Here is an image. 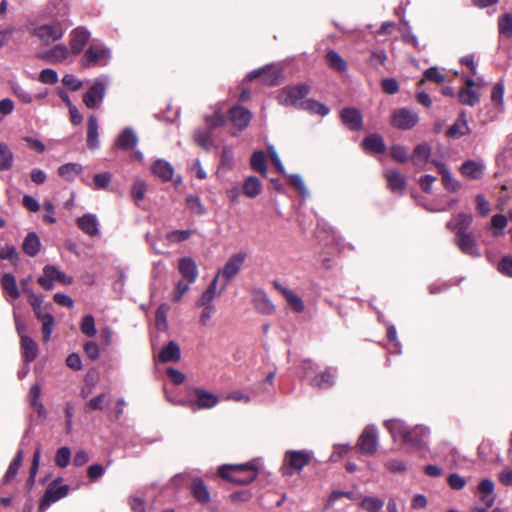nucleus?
I'll list each match as a JSON object with an SVG mask.
<instances>
[{"label": "nucleus", "instance_id": "1", "mask_svg": "<svg viewBox=\"0 0 512 512\" xmlns=\"http://www.w3.org/2000/svg\"><path fill=\"white\" fill-rule=\"evenodd\" d=\"M71 25L68 19H56L50 23L35 26L32 33L42 44L49 45L60 40Z\"/></svg>", "mask_w": 512, "mask_h": 512}, {"label": "nucleus", "instance_id": "2", "mask_svg": "<svg viewBox=\"0 0 512 512\" xmlns=\"http://www.w3.org/2000/svg\"><path fill=\"white\" fill-rule=\"evenodd\" d=\"M219 475L232 483L247 485L256 479L257 471L250 463L229 464L219 468Z\"/></svg>", "mask_w": 512, "mask_h": 512}, {"label": "nucleus", "instance_id": "3", "mask_svg": "<svg viewBox=\"0 0 512 512\" xmlns=\"http://www.w3.org/2000/svg\"><path fill=\"white\" fill-rule=\"evenodd\" d=\"M111 61V50L103 43L95 42L85 51L81 60L83 68L107 66Z\"/></svg>", "mask_w": 512, "mask_h": 512}, {"label": "nucleus", "instance_id": "4", "mask_svg": "<svg viewBox=\"0 0 512 512\" xmlns=\"http://www.w3.org/2000/svg\"><path fill=\"white\" fill-rule=\"evenodd\" d=\"M109 83L110 77L108 75H102L93 82L88 91L83 95V102L87 108L97 109L101 106Z\"/></svg>", "mask_w": 512, "mask_h": 512}, {"label": "nucleus", "instance_id": "5", "mask_svg": "<svg viewBox=\"0 0 512 512\" xmlns=\"http://www.w3.org/2000/svg\"><path fill=\"white\" fill-rule=\"evenodd\" d=\"M385 426L391 433L394 441H401L416 449L422 447L423 441L412 437L411 429L403 421L399 419L387 420L385 421Z\"/></svg>", "mask_w": 512, "mask_h": 512}, {"label": "nucleus", "instance_id": "6", "mask_svg": "<svg viewBox=\"0 0 512 512\" xmlns=\"http://www.w3.org/2000/svg\"><path fill=\"white\" fill-rule=\"evenodd\" d=\"M314 365L311 361L303 362L304 377L310 382L312 386L319 389H328L333 386L335 382V371L331 368L323 371L320 374L314 375Z\"/></svg>", "mask_w": 512, "mask_h": 512}, {"label": "nucleus", "instance_id": "7", "mask_svg": "<svg viewBox=\"0 0 512 512\" xmlns=\"http://www.w3.org/2000/svg\"><path fill=\"white\" fill-rule=\"evenodd\" d=\"M37 281L45 290H52L53 281H59L65 285H70L73 282V278L67 276L64 272L60 271L53 265H46L43 268V275L40 276Z\"/></svg>", "mask_w": 512, "mask_h": 512}, {"label": "nucleus", "instance_id": "8", "mask_svg": "<svg viewBox=\"0 0 512 512\" xmlns=\"http://www.w3.org/2000/svg\"><path fill=\"white\" fill-rule=\"evenodd\" d=\"M358 447L362 454L373 455L378 448V431L373 425L367 426L358 439Z\"/></svg>", "mask_w": 512, "mask_h": 512}, {"label": "nucleus", "instance_id": "9", "mask_svg": "<svg viewBox=\"0 0 512 512\" xmlns=\"http://www.w3.org/2000/svg\"><path fill=\"white\" fill-rule=\"evenodd\" d=\"M309 86L299 84L292 87L284 88L278 96L279 102L284 105L299 106L302 100L309 93Z\"/></svg>", "mask_w": 512, "mask_h": 512}, {"label": "nucleus", "instance_id": "10", "mask_svg": "<svg viewBox=\"0 0 512 512\" xmlns=\"http://www.w3.org/2000/svg\"><path fill=\"white\" fill-rule=\"evenodd\" d=\"M246 253L238 252L233 254L225 263L222 270L218 271L219 277L222 276L227 282L234 279L239 272L246 260Z\"/></svg>", "mask_w": 512, "mask_h": 512}, {"label": "nucleus", "instance_id": "11", "mask_svg": "<svg viewBox=\"0 0 512 512\" xmlns=\"http://www.w3.org/2000/svg\"><path fill=\"white\" fill-rule=\"evenodd\" d=\"M453 242L462 253L474 258L481 256L479 245L472 233L457 234Z\"/></svg>", "mask_w": 512, "mask_h": 512}, {"label": "nucleus", "instance_id": "12", "mask_svg": "<svg viewBox=\"0 0 512 512\" xmlns=\"http://www.w3.org/2000/svg\"><path fill=\"white\" fill-rule=\"evenodd\" d=\"M418 115L407 108H400L393 112L391 124L398 129L408 130L418 122Z\"/></svg>", "mask_w": 512, "mask_h": 512}, {"label": "nucleus", "instance_id": "13", "mask_svg": "<svg viewBox=\"0 0 512 512\" xmlns=\"http://www.w3.org/2000/svg\"><path fill=\"white\" fill-rule=\"evenodd\" d=\"M194 394L196 397L195 401H188V407L192 410L196 409H210L216 406L219 402V398L204 389L196 388L194 390Z\"/></svg>", "mask_w": 512, "mask_h": 512}, {"label": "nucleus", "instance_id": "14", "mask_svg": "<svg viewBox=\"0 0 512 512\" xmlns=\"http://www.w3.org/2000/svg\"><path fill=\"white\" fill-rule=\"evenodd\" d=\"M313 453L308 450H288L285 454V463L296 471H301L310 463Z\"/></svg>", "mask_w": 512, "mask_h": 512}, {"label": "nucleus", "instance_id": "15", "mask_svg": "<svg viewBox=\"0 0 512 512\" xmlns=\"http://www.w3.org/2000/svg\"><path fill=\"white\" fill-rule=\"evenodd\" d=\"M69 486L60 484L58 480L51 483L46 489L41 500V507H48L52 503L64 498L68 495Z\"/></svg>", "mask_w": 512, "mask_h": 512}, {"label": "nucleus", "instance_id": "16", "mask_svg": "<svg viewBox=\"0 0 512 512\" xmlns=\"http://www.w3.org/2000/svg\"><path fill=\"white\" fill-rule=\"evenodd\" d=\"M280 77V71L275 69L273 66H265L263 68L253 70L247 75V79L249 81L260 78L266 85L279 84Z\"/></svg>", "mask_w": 512, "mask_h": 512}, {"label": "nucleus", "instance_id": "17", "mask_svg": "<svg viewBox=\"0 0 512 512\" xmlns=\"http://www.w3.org/2000/svg\"><path fill=\"white\" fill-rule=\"evenodd\" d=\"M251 296L252 304L259 313L270 315L275 311L274 304L263 289L257 288L252 290Z\"/></svg>", "mask_w": 512, "mask_h": 512}, {"label": "nucleus", "instance_id": "18", "mask_svg": "<svg viewBox=\"0 0 512 512\" xmlns=\"http://www.w3.org/2000/svg\"><path fill=\"white\" fill-rule=\"evenodd\" d=\"M90 33L83 27H77L70 33V47L74 55H78L87 44Z\"/></svg>", "mask_w": 512, "mask_h": 512}, {"label": "nucleus", "instance_id": "19", "mask_svg": "<svg viewBox=\"0 0 512 512\" xmlns=\"http://www.w3.org/2000/svg\"><path fill=\"white\" fill-rule=\"evenodd\" d=\"M252 118L251 112L242 106H235L230 109V120L232 124L239 130H243L248 127Z\"/></svg>", "mask_w": 512, "mask_h": 512}, {"label": "nucleus", "instance_id": "20", "mask_svg": "<svg viewBox=\"0 0 512 512\" xmlns=\"http://www.w3.org/2000/svg\"><path fill=\"white\" fill-rule=\"evenodd\" d=\"M178 270L189 283H194L198 277L197 264L191 257L181 258L178 263Z\"/></svg>", "mask_w": 512, "mask_h": 512}, {"label": "nucleus", "instance_id": "21", "mask_svg": "<svg viewBox=\"0 0 512 512\" xmlns=\"http://www.w3.org/2000/svg\"><path fill=\"white\" fill-rule=\"evenodd\" d=\"M342 122L350 130H360L363 125L362 115L359 110L355 108H344L340 113Z\"/></svg>", "mask_w": 512, "mask_h": 512}, {"label": "nucleus", "instance_id": "22", "mask_svg": "<svg viewBox=\"0 0 512 512\" xmlns=\"http://www.w3.org/2000/svg\"><path fill=\"white\" fill-rule=\"evenodd\" d=\"M485 170V164L481 161L467 160L461 167V174L468 179H480Z\"/></svg>", "mask_w": 512, "mask_h": 512}, {"label": "nucleus", "instance_id": "23", "mask_svg": "<svg viewBox=\"0 0 512 512\" xmlns=\"http://www.w3.org/2000/svg\"><path fill=\"white\" fill-rule=\"evenodd\" d=\"M190 491L193 497L201 504L210 502V492L204 481L199 477H194L191 482Z\"/></svg>", "mask_w": 512, "mask_h": 512}, {"label": "nucleus", "instance_id": "24", "mask_svg": "<svg viewBox=\"0 0 512 512\" xmlns=\"http://www.w3.org/2000/svg\"><path fill=\"white\" fill-rule=\"evenodd\" d=\"M432 163L437 167L445 189L452 192L458 191L461 187V184L458 180L452 177L446 165L436 160H432Z\"/></svg>", "mask_w": 512, "mask_h": 512}, {"label": "nucleus", "instance_id": "25", "mask_svg": "<svg viewBox=\"0 0 512 512\" xmlns=\"http://www.w3.org/2000/svg\"><path fill=\"white\" fill-rule=\"evenodd\" d=\"M79 228L89 236H96L99 234V222L96 215L88 213L77 219Z\"/></svg>", "mask_w": 512, "mask_h": 512}, {"label": "nucleus", "instance_id": "26", "mask_svg": "<svg viewBox=\"0 0 512 512\" xmlns=\"http://www.w3.org/2000/svg\"><path fill=\"white\" fill-rule=\"evenodd\" d=\"M389 188L395 192L400 193L405 189L406 178L397 170L387 169L384 172Z\"/></svg>", "mask_w": 512, "mask_h": 512}, {"label": "nucleus", "instance_id": "27", "mask_svg": "<svg viewBox=\"0 0 512 512\" xmlns=\"http://www.w3.org/2000/svg\"><path fill=\"white\" fill-rule=\"evenodd\" d=\"M430 155V146L427 143H421L415 147L411 161L416 167L424 169L425 165L429 161Z\"/></svg>", "mask_w": 512, "mask_h": 512}, {"label": "nucleus", "instance_id": "28", "mask_svg": "<svg viewBox=\"0 0 512 512\" xmlns=\"http://www.w3.org/2000/svg\"><path fill=\"white\" fill-rule=\"evenodd\" d=\"M20 344L24 361L27 363L34 361L38 355L37 343L28 335H22Z\"/></svg>", "mask_w": 512, "mask_h": 512}, {"label": "nucleus", "instance_id": "29", "mask_svg": "<svg viewBox=\"0 0 512 512\" xmlns=\"http://www.w3.org/2000/svg\"><path fill=\"white\" fill-rule=\"evenodd\" d=\"M494 488V483L489 478L481 480L478 484L477 490L481 495V501L486 505V507H491L494 503Z\"/></svg>", "mask_w": 512, "mask_h": 512}, {"label": "nucleus", "instance_id": "30", "mask_svg": "<svg viewBox=\"0 0 512 512\" xmlns=\"http://www.w3.org/2000/svg\"><path fill=\"white\" fill-rule=\"evenodd\" d=\"M152 172L164 182L171 181L174 175L172 165L163 159H158L154 162L152 165Z\"/></svg>", "mask_w": 512, "mask_h": 512}, {"label": "nucleus", "instance_id": "31", "mask_svg": "<svg viewBox=\"0 0 512 512\" xmlns=\"http://www.w3.org/2000/svg\"><path fill=\"white\" fill-rule=\"evenodd\" d=\"M138 143V136L136 132L130 128H125L117 138V146L121 149L130 150L136 147Z\"/></svg>", "mask_w": 512, "mask_h": 512}, {"label": "nucleus", "instance_id": "32", "mask_svg": "<svg viewBox=\"0 0 512 512\" xmlns=\"http://www.w3.org/2000/svg\"><path fill=\"white\" fill-rule=\"evenodd\" d=\"M180 357V347L175 341H170L159 353V360L163 363L177 362L180 360Z\"/></svg>", "mask_w": 512, "mask_h": 512}, {"label": "nucleus", "instance_id": "33", "mask_svg": "<svg viewBox=\"0 0 512 512\" xmlns=\"http://www.w3.org/2000/svg\"><path fill=\"white\" fill-rule=\"evenodd\" d=\"M87 146L90 149H97L100 146L98 121L94 115L88 118L87 123Z\"/></svg>", "mask_w": 512, "mask_h": 512}, {"label": "nucleus", "instance_id": "34", "mask_svg": "<svg viewBox=\"0 0 512 512\" xmlns=\"http://www.w3.org/2000/svg\"><path fill=\"white\" fill-rule=\"evenodd\" d=\"M0 283L2 289L9 296V298H11L12 300H16L20 297V291L17 287L16 278L13 274H3Z\"/></svg>", "mask_w": 512, "mask_h": 512}, {"label": "nucleus", "instance_id": "35", "mask_svg": "<svg viewBox=\"0 0 512 512\" xmlns=\"http://www.w3.org/2000/svg\"><path fill=\"white\" fill-rule=\"evenodd\" d=\"M363 147L367 152L382 153L386 149L383 138L378 134H371L363 140Z\"/></svg>", "mask_w": 512, "mask_h": 512}, {"label": "nucleus", "instance_id": "36", "mask_svg": "<svg viewBox=\"0 0 512 512\" xmlns=\"http://www.w3.org/2000/svg\"><path fill=\"white\" fill-rule=\"evenodd\" d=\"M40 247L41 242L37 234L35 232L28 233L22 244L23 251L27 255L34 257L39 253Z\"/></svg>", "mask_w": 512, "mask_h": 512}, {"label": "nucleus", "instance_id": "37", "mask_svg": "<svg viewBox=\"0 0 512 512\" xmlns=\"http://www.w3.org/2000/svg\"><path fill=\"white\" fill-rule=\"evenodd\" d=\"M69 55L68 48L63 44H58L47 51L44 58L53 64L63 62Z\"/></svg>", "mask_w": 512, "mask_h": 512}, {"label": "nucleus", "instance_id": "38", "mask_svg": "<svg viewBox=\"0 0 512 512\" xmlns=\"http://www.w3.org/2000/svg\"><path fill=\"white\" fill-rule=\"evenodd\" d=\"M470 133L465 112H461L458 120L447 130L449 137H459Z\"/></svg>", "mask_w": 512, "mask_h": 512}, {"label": "nucleus", "instance_id": "39", "mask_svg": "<svg viewBox=\"0 0 512 512\" xmlns=\"http://www.w3.org/2000/svg\"><path fill=\"white\" fill-rule=\"evenodd\" d=\"M243 193L249 198H255L261 193L262 184L256 176H248L243 183Z\"/></svg>", "mask_w": 512, "mask_h": 512}, {"label": "nucleus", "instance_id": "40", "mask_svg": "<svg viewBox=\"0 0 512 512\" xmlns=\"http://www.w3.org/2000/svg\"><path fill=\"white\" fill-rule=\"evenodd\" d=\"M13 164L14 154L12 150L6 143L0 142V171L10 170Z\"/></svg>", "mask_w": 512, "mask_h": 512}, {"label": "nucleus", "instance_id": "41", "mask_svg": "<svg viewBox=\"0 0 512 512\" xmlns=\"http://www.w3.org/2000/svg\"><path fill=\"white\" fill-rule=\"evenodd\" d=\"M219 274H216L214 279L209 284L208 288L202 293L197 301V304H213V300L220 296L221 292H217Z\"/></svg>", "mask_w": 512, "mask_h": 512}, {"label": "nucleus", "instance_id": "42", "mask_svg": "<svg viewBox=\"0 0 512 512\" xmlns=\"http://www.w3.org/2000/svg\"><path fill=\"white\" fill-rule=\"evenodd\" d=\"M299 107L301 109L307 110L313 114H319L321 116H326L329 113V108L324 104L317 102L312 99H307L300 102Z\"/></svg>", "mask_w": 512, "mask_h": 512}, {"label": "nucleus", "instance_id": "43", "mask_svg": "<svg viewBox=\"0 0 512 512\" xmlns=\"http://www.w3.org/2000/svg\"><path fill=\"white\" fill-rule=\"evenodd\" d=\"M385 502L383 499L372 496H365L361 499L359 506L367 512H380Z\"/></svg>", "mask_w": 512, "mask_h": 512}, {"label": "nucleus", "instance_id": "44", "mask_svg": "<svg viewBox=\"0 0 512 512\" xmlns=\"http://www.w3.org/2000/svg\"><path fill=\"white\" fill-rule=\"evenodd\" d=\"M479 98V94L471 88H461L458 92V101L463 105L474 106Z\"/></svg>", "mask_w": 512, "mask_h": 512}, {"label": "nucleus", "instance_id": "45", "mask_svg": "<svg viewBox=\"0 0 512 512\" xmlns=\"http://www.w3.org/2000/svg\"><path fill=\"white\" fill-rule=\"evenodd\" d=\"M253 170L259 172L262 176H267L266 156L263 151L253 153L250 161Z\"/></svg>", "mask_w": 512, "mask_h": 512}, {"label": "nucleus", "instance_id": "46", "mask_svg": "<svg viewBox=\"0 0 512 512\" xmlns=\"http://www.w3.org/2000/svg\"><path fill=\"white\" fill-rule=\"evenodd\" d=\"M83 168L77 163H67L59 167L58 173L68 181H73L74 177L82 172Z\"/></svg>", "mask_w": 512, "mask_h": 512}, {"label": "nucleus", "instance_id": "47", "mask_svg": "<svg viewBox=\"0 0 512 512\" xmlns=\"http://www.w3.org/2000/svg\"><path fill=\"white\" fill-rule=\"evenodd\" d=\"M508 224V219L503 214H495L491 218L490 228L492 229V235L494 237H499L504 234V228Z\"/></svg>", "mask_w": 512, "mask_h": 512}, {"label": "nucleus", "instance_id": "48", "mask_svg": "<svg viewBox=\"0 0 512 512\" xmlns=\"http://www.w3.org/2000/svg\"><path fill=\"white\" fill-rule=\"evenodd\" d=\"M194 140L199 146H201L205 150H210L214 143L210 129H197L194 132Z\"/></svg>", "mask_w": 512, "mask_h": 512}, {"label": "nucleus", "instance_id": "49", "mask_svg": "<svg viewBox=\"0 0 512 512\" xmlns=\"http://www.w3.org/2000/svg\"><path fill=\"white\" fill-rule=\"evenodd\" d=\"M473 222V217L468 213H459L455 218V235L469 233L468 228Z\"/></svg>", "mask_w": 512, "mask_h": 512}, {"label": "nucleus", "instance_id": "50", "mask_svg": "<svg viewBox=\"0 0 512 512\" xmlns=\"http://www.w3.org/2000/svg\"><path fill=\"white\" fill-rule=\"evenodd\" d=\"M326 61L328 65L340 72H343L347 69V64L345 60L340 56V54L334 50H329L326 54Z\"/></svg>", "mask_w": 512, "mask_h": 512}, {"label": "nucleus", "instance_id": "51", "mask_svg": "<svg viewBox=\"0 0 512 512\" xmlns=\"http://www.w3.org/2000/svg\"><path fill=\"white\" fill-rule=\"evenodd\" d=\"M188 210L198 216H202L206 213V209L201 199L196 195H188L185 200Z\"/></svg>", "mask_w": 512, "mask_h": 512}, {"label": "nucleus", "instance_id": "52", "mask_svg": "<svg viewBox=\"0 0 512 512\" xmlns=\"http://www.w3.org/2000/svg\"><path fill=\"white\" fill-rule=\"evenodd\" d=\"M38 320L42 324V334H43V341L47 342L49 341L51 334L54 329L55 320L54 317L48 313L46 315H40V318Z\"/></svg>", "mask_w": 512, "mask_h": 512}, {"label": "nucleus", "instance_id": "53", "mask_svg": "<svg viewBox=\"0 0 512 512\" xmlns=\"http://www.w3.org/2000/svg\"><path fill=\"white\" fill-rule=\"evenodd\" d=\"M23 455H24L23 450L19 449L15 458L10 463V465L4 475L5 482L11 481L16 476V474L18 473L19 467L23 461Z\"/></svg>", "mask_w": 512, "mask_h": 512}, {"label": "nucleus", "instance_id": "54", "mask_svg": "<svg viewBox=\"0 0 512 512\" xmlns=\"http://www.w3.org/2000/svg\"><path fill=\"white\" fill-rule=\"evenodd\" d=\"M283 296L294 311L300 313L304 310L302 299L294 291H283Z\"/></svg>", "mask_w": 512, "mask_h": 512}, {"label": "nucleus", "instance_id": "55", "mask_svg": "<svg viewBox=\"0 0 512 512\" xmlns=\"http://www.w3.org/2000/svg\"><path fill=\"white\" fill-rule=\"evenodd\" d=\"M499 33L506 37H512V14L507 13L498 20Z\"/></svg>", "mask_w": 512, "mask_h": 512}, {"label": "nucleus", "instance_id": "56", "mask_svg": "<svg viewBox=\"0 0 512 512\" xmlns=\"http://www.w3.org/2000/svg\"><path fill=\"white\" fill-rule=\"evenodd\" d=\"M71 459V450L67 446L60 447L55 455V464L60 468L68 466Z\"/></svg>", "mask_w": 512, "mask_h": 512}, {"label": "nucleus", "instance_id": "57", "mask_svg": "<svg viewBox=\"0 0 512 512\" xmlns=\"http://www.w3.org/2000/svg\"><path fill=\"white\" fill-rule=\"evenodd\" d=\"M170 310L169 305L162 304L156 311V327L159 330H165L167 327V315Z\"/></svg>", "mask_w": 512, "mask_h": 512}, {"label": "nucleus", "instance_id": "58", "mask_svg": "<svg viewBox=\"0 0 512 512\" xmlns=\"http://www.w3.org/2000/svg\"><path fill=\"white\" fill-rule=\"evenodd\" d=\"M385 467L394 474H404L407 471V464L401 459H389L385 462Z\"/></svg>", "mask_w": 512, "mask_h": 512}, {"label": "nucleus", "instance_id": "59", "mask_svg": "<svg viewBox=\"0 0 512 512\" xmlns=\"http://www.w3.org/2000/svg\"><path fill=\"white\" fill-rule=\"evenodd\" d=\"M81 331L84 335L88 337L95 336L97 330L95 327V320L92 315H86L83 317L81 322Z\"/></svg>", "mask_w": 512, "mask_h": 512}, {"label": "nucleus", "instance_id": "60", "mask_svg": "<svg viewBox=\"0 0 512 512\" xmlns=\"http://www.w3.org/2000/svg\"><path fill=\"white\" fill-rule=\"evenodd\" d=\"M423 76L424 78L420 81V84H423L425 80L432 81L435 83L445 82V76L439 71L437 67H431L425 70Z\"/></svg>", "mask_w": 512, "mask_h": 512}, {"label": "nucleus", "instance_id": "61", "mask_svg": "<svg viewBox=\"0 0 512 512\" xmlns=\"http://www.w3.org/2000/svg\"><path fill=\"white\" fill-rule=\"evenodd\" d=\"M291 184L299 191L300 195L303 198H308L310 193L306 188V185L299 174H291L289 175Z\"/></svg>", "mask_w": 512, "mask_h": 512}, {"label": "nucleus", "instance_id": "62", "mask_svg": "<svg viewBox=\"0 0 512 512\" xmlns=\"http://www.w3.org/2000/svg\"><path fill=\"white\" fill-rule=\"evenodd\" d=\"M108 395L107 394H99L93 398H91L86 403V409L87 410H102L105 406V403L107 402Z\"/></svg>", "mask_w": 512, "mask_h": 512}, {"label": "nucleus", "instance_id": "63", "mask_svg": "<svg viewBox=\"0 0 512 512\" xmlns=\"http://www.w3.org/2000/svg\"><path fill=\"white\" fill-rule=\"evenodd\" d=\"M234 164V153L229 147H224L221 153L220 166L226 170L233 167Z\"/></svg>", "mask_w": 512, "mask_h": 512}, {"label": "nucleus", "instance_id": "64", "mask_svg": "<svg viewBox=\"0 0 512 512\" xmlns=\"http://www.w3.org/2000/svg\"><path fill=\"white\" fill-rule=\"evenodd\" d=\"M498 271L508 277H512V256H504L498 263Z\"/></svg>", "mask_w": 512, "mask_h": 512}]
</instances>
